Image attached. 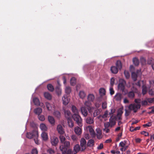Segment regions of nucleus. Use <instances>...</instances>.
<instances>
[{
  "mask_svg": "<svg viewBox=\"0 0 154 154\" xmlns=\"http://www.w3.org/2000/svg\"><path fill=\"white\" fill-rule=\"evenodd\" d=\"M116 117L115 116H112L109 119V122H107L104 123V128L103 129V131L106 133H108L110 132V129L109 128H112L116 124Z\"/></svg>",
  "mask_w": 154,
  "mask_h": 154,
  "instance_id": "obj_1",
  "label": "nucleus"
},
{
  "mask_svg": "<svg viewBox=\"0 0 154 154\" xmlns=\"http://www.w3.org/2000/svg\"><path fill=\"white\" fill-rule=\"evenodd\" d=\"M72 118L76 122L77 124L80 127L82 126L83 124L82 123V119L79 114H73Z\"/></svg>",
  "mask_w": 154,
  "mask_h": 154,
  "instance_id": "obj_2",
  "label": "nucleus"
},
{
  "mask_svg": "<svg viewBox=\"0 0 154 154\" xmlns=\"http://www.w3.org/2000/svg\"><path fill=\"white\" fill-rule=\"evenodd\" d=\"M38 132L35 130H33L31 132H27L26 134V137L29 139L33 138L38 136Z\"/></svg>",
  "mask_w": 154,
  "mask_h": 154,
  "instance_id": "obj_3",
  "label": "nucleus"
},
{
  "mask_svg": "<svg viewBox=\"0 0 154 154\" xmlns=\"http://www.w3.org/2000/svg\"><path fill=\"white\" fill-rule=\"evenodd\" d=\"M141 107L140 104H131L129 105V109L131 110H133L135 113L136 112L138 109Z\"/></svg>",
  "mask_w": 154,
  "mask_h": 154,
  "instance_id": "obj_4",
  "label": "nucleus"
},
{
  "mask_svg": "<svg viewBox=\"0 0 154 154\" xmlns=\"http://www.w3.org/2000/svg\"><path fill=\"white\" fill-rule=\"evenodd\" d=\"M62 143L63 144L60 147L61 151L66 150L69 147L70 143L68 141H65Z\"/></svg>",
  "mask_w": 154,
  "mask_h": 154,
  "instance_id": "obj_5",
  "label": "nucleus"
},
{
  "mask_svg": "<svg viewBox=\"0 0 154 154\" xmlns=\"http://www.w3.org/2000/svg\"><path fill=\"white\" fill-rule=\"evenodd\" d=\"M51 141L52 145L56 146L58 142V139L56 137L52 136L51 138Z\"/></svg>",
  "mask_w": 154,
  "mask_h": 154,
  "instance_id": "obj_6",
  "label": "nucleus"
},
{
  "mask_svg": "<svg viewBox=\"0 0 154 154\" xmlns=\"http://www.w3.org/2000/svg\"><path fill=\"white\" fill-rule=\"evenodd\" d=\"M86 145V142L85 140L83 138H82L80 140V146L81 148L82 151L84 150Z\"/></svg>",
  "mask_w": 154,
  "mask_h": 154,
  "instance_id": "obj_7",
  "label": "nucleus"
},
{
  "mask_svg": "<svg viewBox=\"0 0 154 154\" xmlns=\"http://www.w3.org/2000/svg\"><path fill=\"white\" fill-rule=\"evenodd\" d=\"M45 105L48 110L49 111L55 109V107L54 103H50L48 102H46L45 103Z\"/></svg>",
  "mask_w": 154,
  "mask_h": 154,
  "instance_id": "obj_8",
  "label": "nucleus"
},
{
  "mask_svg": "<svg viewBox=\"0 0 154 154\" xmlns=\"http://www.w3.org/2000/svg\"><path fill=\"white\" fill-rule=\"evenodd\" d=\"M86 122L89 124H92L94 123V118L92 116H88L85 119Z\"/></svg>",
  "mask_w": 154,
  "mask_h": 154,
  "instance_id": "obj_9",
  "label": "nucleus"
},
{
  "mask_svg": "<svg viewBox=\"0 0 154 154\" xmlns=\"http://www.w3.org/2000/svg\"><path fill=\"white\" fill-rule=\"evenodd\" d=\"M125 81L124 80H122L118 85L119 89L121 91H123L125 89Z\"/></svg>",
  "mask_w": 154,
  "mask_h": 154,
  "instance_id": "obj_10",
  "label": "nucleus"
},
{
  "mask_svg": "<svg viewBox=\"0 0 154 154\" xmlns=\"http://www.w3.org/2000/svg\"><path fill=\"white\" fill-rule=\"evenodd\" d=\"M57 129L58 133L59 134L62 135L64 133V131L63 128L61 125L59 124L58 125Z\"/></svg>",
  "mask_w": 154,
  "mask_h": 154,
  "instance_id": "obj_11",
  "label": "nucleus"
},
{
  "mask_svg": "<svg viewBox=\"0 0 154 154\" xmlns=\"http://www.w3.org/2000/svg\"><path fill=\"white\" fill-rule=\"evenodd\" d=\"M81 109L82 115L86 117L88 114L87 109L85 107L82 106L81 107Z\"/></svg>",
  "mask_w": 154,
  "mask_h": 154,
  "instance_id": "obj_12",
  "label": "nucleus"
},
{
  "mask_svg": "<svg viewBox=\"0 0 154 154\" xmlns=\"http://www.w3.org/2000/svg\"><path fill=\"white\" fill-rule=\"evenodd\" d=\"M69 100V99L68 97L66 95H64L62 97L63 103L65 105H66L68 103Z\"/></svg>",
  "mask_w": 154,
  "mask_h": 154,
  "instance_id": "obj_13",
  "label": "nucleus"
},
{
  "mask_svg": "<svg viewBox=\"0 0 154 154\" xmlns=\"http://www.w3.org/2000/svg\"><path fill=\"white\" fill-rule=\"evenodd\" d=\"M123 97L122 94L120 93H116L114 96L115 99L117 101H121Z\"/></svg>",
  "mask_w": 154,
  "mask_h": 154,
  "instance_id": "obj_14",
  "label": "nucleus"
},
{
  "mask_svg": "<svg viewBox=\"0 0 154 154\" xmlns=\"http://www.w3.org/2000/svg\"><path fill=\"white\" fill-rule=\"evenodd\" d=\"M118 70L119 69L116 66H112L110 68V71L113 74H117L118 72Z\"/></svg>",
  "mask_w": 154,
  "mask_h": 154,
  "instance_id": "obj_15",
  "label": "nucleus"
},
{
  "mask_svg": "<svg viewBox=\"0 0 154 154\" xmlns=\"http://www.w3.org/2000/svg\"><path fill=\"white\" fill-rule=\"evenodd\" d=\"M74 131L77 135H79L81 134L82 129L79 127L77 126L75 128Z\"/></svg>",
  "mask_w": 154,
  "mask_h": 154,
  "instance_id": "obj_16",
  "label": "nucleus"
},
{
  "mask_svg": "<svg viewBox=\"0 0 154 154\" xmlns=\"http://www.w3.org/2000/svg\"><path fill=\"white\" fill-rule=\"evenodd\" d=\"M41 136L42 140L44 141H46L48 139L47 134L45 132H43L42 133Z\"/></svg>",
  "mask_w": 154,
  "mask_h": 154,
  "instance_id": "obj_17",
  "label": "nucleus"
},
{
  "mask_svg": "<svg viewBox=\"0 0 154 154\" xmlns=\"http://www.w3.org/2000/svg\"><path fill=\"white\" fill-rule=\"evenodd\" d=\"M42 109L39 107H38L35 109L34 110V112L35 114L39 115L42 112Z\"/></svg>",
  "mask_w": 154,
  "mask_h": 154,
  "instance_id": "obj_18",
  "label": "nucleus"
},
{
  "mask_svg": "<svg viewBox=\"0 0 154 154\" xmlns=\"http://www.w3.org/2000/svg\"><path fill=\"white\" fill-rule=\"evenodd\" d=\"M55 90L58 95H60L61 94V89L59 85L57 86L56 87Z\"/></svg>",
  "mask_w": 154,
  "mask_h": 154,
  "instance_id": "obj_19",
  "label": "nucleus"
},
{
  "mask_svg": "<svg viewBox=\"0 0 154 154\" xmlns=\"http://www.w3.org/2000/svg\"><path fill=\"white\" fill-rule=\"evenodd\" d=\"M94 96L92 94H89L87 97L88 100L91 102H93L94 99Z\"/></svg>",
  "mask_w": 154,
  "mask_h": 154,
  "instance_id": "obj_20",
  "label": "nucleus"
},
{
  "mask_svg": "<svg viewBox=\"0 0 154 154\" xmlns=\"http://www.w3.org/2000/svg\"><path fill=\"white\" fill-rule=\"evenodd\" d=\"M65 117L67 119H69V118H71L70 117L71 116V112L69 110H66L65 111Z\"/></svg>",
  "mask_w": 154,
  "mask_h": 154,
  "instance_id": "obj_21",
  "label": "nucleus"
},
{
  "mask_svg": "<svg viewBox=\"0 0 154 154\" xmlns=\"http://www.w3.org/2000/svg\"><path fill=\"white\" fill-rule=\"evenodd\" d=\"M88 128L89 129V131L90 133V134L93 136H95V131L92 128L91 126H89L88 127Z\"/></svg>",
  "mask_w": 154,
  "mask_h": 154,
  "instance_id": "obj_22",
  "label": "nucleus"
},
{
  "mask_svg": "<svg viewBox=\"0 0 154 154\" xmlns=\"http://www.w3.org/2000/svg\"><path fill=\"white\" fill-rule=\"evenodd\" d=\"M48 119L49 122L52 125H54L55 121L54 118L51 116H48Z\"/></svg>",
  "mask_w": 154,
  "mask_h": 154,
  "instance_id": "obj_23",
  "label": "nucleus"
},
{
  "mask_svg": "<svg viewBox=\"0 0 154 154\" xmlns=\"http://www.w3.org/2000/svg\"><path fill=\"white\" fill-rule=\"evenodd\" d=\"M40 128L42 131H46L47 130V128L45 124L43 123L40 124Z\"/></svg>",
  "mask_w": 154,
  "mask_h": 154,
  "instance_id": "obj_24",
  "label": "nucleus"
},
{
  "mask_svg": "<svg viewBox=\"0 0 154 154\" xmlns=\"http://www.w3.org/2000/svg\"><path fill=\"white\" fill-rule=\"evenodd\" d=\"M67 123L69 126L72 128L74 126V123L71 118H69L67 119Z\"/></svg>",
  "mask_w": 154,
  "mask_h": 154,
  "instance_id": "obj_25",
  "label": "nucleus"
},
{
  "mask_svg": "<svg viewBox=\"0 0 154 154\" xmlns=\"http://www.w3.org/2000/svg\"><path fill=\"white\" fill-rule=\"evenodd\" d=\"M72 110L74 114H79L78 110L76 107L74 106H72Z\"/></svg>",
  "mask_w": 154,
  "mask_h": 154,
  "instance_id": "obj_26",
  "label": "nucleus"
},
{
  "mask_svg": "<svg viewBox=\"0 0 154 154\" xmlns=\"http://www.w3.org/2000/svg\"><path fill=\"white\" fill-rule=\"evenodd\" d=\"M94 140L93 139L89 140L87 144L88 146L91 147L94 145Z\"/></svg>",
  "mask_w": 154,
  "mask_h": 154,
  "instance_id": "obj_27",
  "label": "nucleus"
},
{
  "mask_svg": "<svg viewBox=\"0 0 154 154\" xmlns=\"http://www.w3.org/2000/svg\"><path fill=\"white\" fill-rule=\"evenodd\" d=\"M116 67L118 69H121L122 68V64L120 60H117L116 63Z\"/></svg>",
  "mask_w": 154,
  "mask_h": 154,
  "instance_id": "obj_28",
  "label": "nucleus"
},
{
  "mask_svg": "<svg viewBox=\"0 0 154 154\" xmlns=\"http://www.w3.org/2000/svg\"><path fill=\"white\" fill-rule=\"evenodd\" d=\"M70 84L72 86H74L76 85V79L74 77H72L70 79Z\"/></svg>",
  "mask_w": 154,
  "mask_h": 154,
  "instance_id": "obj_29",
  "label": "nucleus"
},
{
  "mask_svg": "<svg viewBox=\"0 0 154 154\" xmlns=\"http://www.w3.org/2000/svg\"><path fill=\"white\" fill-rule=\"evenodd\" d=\"M44 96L48 100H51V96L48 92H45L44 93Z\"/></svg>",
  "mask_w": 154,
  "mask_h": 154,
  "instance_id": "obj_30",
  "label": "nucleus"
},
{
  "mask_svg": "<svg viewBox=\"0 0 154 154\" xmlns=\"http://www.w3.org/2000/svg\"><path fill=\"white\" fill-rule=\"evenodd\" d=\"M33 102L35 105L38 106L40 104L39 101L37 97L34 98L33 100Z\"/></svg>",
  "mask_w": 154,
  "mask_h": 154,
  "instance_id": "obj_31",
  "label": "nucleus"
},
{
  "mask_svg": "<svg viewBox=\"0 0 154 154\" xmlns=\"http://www.w3.org/2000/svg\"><path fill=\"white\" fill-rule=\"evenodd\" d=\"M99 93L101 96H104L105 94V90L104 88H101L99 90Z\"/></svg>",
  "mask_w": 154,
  "mask_h": 154,
  "instance_id": "obj_32",
  "label": "nucleus"
},
{
  "mask_svg": "<svg viewBox=\"0 0 154 154\" xmlns=\"http://www.w3.org/2000/svg\"><path fill=\"white\" fill-rule=\"evenodd\" d=\"M79 96L82 99H84L86 96V94L83 91H80L79 93Z\"/></svg>",
  "mask_w": 154,
  "mask_h": 154,
  "instance_id": "obj_33",
  "label": "nucleus"
},
{
  "mask_svg": "<svg viewBox=\"0 0 154 154\" xmlns=\"http://www.w3.org/2000/svg\"><path fill=\"white\" fill-rule=\"evenodd\" d=\"M80 150V147L79 144L76 145L74 147V150L76 153Z\"/></svg>",
  "mask_w": 154,
  "mask_h": 154,
  "instance_id": "obj_34",
  "label": "nucleus"
},
{
  "mask_svg": "<svg viewBox=\"0 0 154 154\" xmlns=\"http://www.w3.org/2000/svg\"><path fill=\"white\" fill-rule=\"evenodd\" d=\"M91 102L88 101H88H85L84 103L85 106H86L88 107V109L89 111L91 109V107H90V106L91 105Z\"/></svg>",
  "mask_w": 154,
  "mask_h": 154,
  "instance_id": "obj_35",
  "label": "nucleus"
},
{
  "mask_svg": "<svg viewBox=\"0 0 154 154\" xmlns=\"http://www.w3.org/2000/svg\"><path fill=\"white\" fill-rule=\"evenodd\" d=\"M47 88L48 90L52 92L54 90L53 86L51 84H48L47 85Z\"/></svg>",
  "mask_w": 154,
  "mask_h": 154,
  "instance_id": "obj_36",
  "label": "nucleus"
},
{
  "mask_svg": "<svg viewBox=\"0 0 154 154\" xmlns=\"http://www.w3.org/2000/svg\"><path fill=\"white\" fill-rule=\"evenodd\" d=\"M62 154H72V150L71 149H69L67 150L66 149L65 151H62Z\"/></svg>",
  "mask_w": 154,
  "mask_h": 154,
  "instance_id": "obj_37",
  "label": "nucleus"
},
{
  "mask_svg": "<svg viewBox=\"0 0 154 154\" xmlns=\"http://www.w3.org/2000/svg\"><path fill=\"white\" fill-rule=\"evenodd\" d=\"M134 94L133 91H131L128 93V97L131 98H133L134 97Z\"/></svg>",
  "mask_w": 154,
  "mask_h": 154,
  "instance_id": "obj_38",
  "label": "nucleus"
},
{
  "mask_svg": "<svg viewBox=\"0 0 154 154\" xmlns=\"http://www.w3.org/2000/svg\"><path fill=\"white\" fill-rule=\"evenodd\" d=\"M133 62L135 66H137L139 64L138 59L137 58H134L133 60Z\"/></svg>",
  "mask_w": 154,
  "mask_h": 154,
  "instance_id": "obj_39",
  "label": "nucleus"
},
{
  "mask_svg": "<svg viewBox=\"0 0 154 154\" xmlns=\"http://www.w3.org/2000/svg\"><path fill=\"white\" fill-rule=\"evenodd\" d=\"M147 88L146 86L143 85L142 86V94L143 95L147 93Z\"/></svg>",
  "mask_w": 154,
  "mask_h": 154,
  "instance_id": "obj_40",
  "label": "nucleus"
},
{
  "mask_svg": "<svg viewBox=\"0 0 154 154\" xmlns=\"http://www.w3.org/2000/svg\"><path fill=\"white\" fill-rule=\"evenodd\" d=\"M65 91L66 93L67 94H69L71 92V89L70 87L67 86L66 87Z\"/></svg>",
  "mask_w": 154,
  "mask_h": 154,
  "instance_id": "obj_41",
  "label": "nucleus"
},
{
  "mask_svg": "<svg viewBox=\"0 0 154 154\" xmlns=\"http://www.w3.org/2000/svg\"><path fill=\"white\" fill-rule=\"evenodd\" d=\"M54 115L58 118L60 117V113L59 111H55L54 112Z\"/></svg>",
  "mask_w": 154,
  "mask_h": 154,
  "instance_id": "obj_42",
  "label": "nucleus"
},
{
  "mask_svg": "<svg viewBox=\"0 0 154 154\" xmlns=\"http://www.w3.org/2000/svg\"><path fill=\"white\" fill-rule=\"evenodd\" d=\"M137 75L135 72H133L132 73V77L134 81H135L137 80Z\"/></svg>",
  "mask_w": 154,
  "mask_h": 154,
  "instance_id": "obj_43",
  "label": "nucleus"
},
{
  "mask_svg": "<svg viewBox=\"0 0 154 154\" xmlns=\"http://www.w3.org/2000/svg\"><path fill=\"white\" fill-rule=\"evenodd\" d=\"M124 74L126 78L127 79H128L129 78L130 75L128 71L125 70L124 72Z\"/></svg>",
  "mask_w": 154,
  "mask_h": 154,
  "instance_id": "obj_44",
  "label": "nucleus"
},
{
  "mask_svg": "<svg viewBox=\"0 0 154 154\" xmlns=\"http://www.w3.org/2000/svg\"><path fill=\"white\" fill-rule=\"evenodd\" d=\"M47 152L48 154H53L54 153V150L51 148H50L47 150Z\"/></svg>",
  "mask_w": 154,
  "mask_h": 154,
  "instance_id": "obj_45",
  "label": "nucleus"
},
{
  "mask_svg": "<svg viewBox=\"0 0 154 154\" xmlns=\"http://www.w3.org/2000/svg\"><path fill=\"white\" fill-rule=\"evenodd\" d=\"M60 139L61 143H63L66 140L65 137L61 135L60 136Z\"/></svg>",
  "mask_w": 154,
  "mask_h": 154,
  "instance_id": "obj_46",
  "label": "nucleus"
},
{
  "mask_svg": "<svg viewBox=\"0 0 154 154\" xmlns=\"http://www.w3.org/2000/svg\"><path fill=\"white\" fill-rule=\"evenodd\" d=\"M141 105L142 106H144L148 105V102L147 100H143L141 102Z\"/></svg>",
  "mask_w": 154,
  "mask_h": 154,
  "instance_id": "obj_47",
  "label": "nucleus"
},
{
  "mask_svg": "<svg viewBox=\"0 0 154 154\" xmlns=\"http://www.w3.org/2000/svg\"><path fill=\"white\" fill-rule=\"evenodd\" d=\"M146 100L147 101V102L149 103H152L154 102V97L152 98H147Z\"/></svg>",
  "mask_w": 154,
  "mask_h": 154,
  "instance_id": "obj_48",
  "label": "nucleus"
},
{
  "mask_svg": "<svg viewBox=\"0 0 154 154\" xmlns=\"http://www.w3.org/2000/svg\"><path fill=\"white\" fill-rule=\"evenodd\" d=\"M100 112L98 109L95 110L93 113V115L94 117H95L99 114Z\"/></svg>",
  "mask_w": 154,
  "mask_h": 154,
  "instance_id": "obj_49",
  "label": "nucleus"
},
{
  "mask_svg": "<svg viewBox=\"0 0 154 154\" xmlns=\"http://www.w3.org/2000/svg\"><path fill=\"white\" fill-rule=\"evenodd\" d=\"M126 141L125 140L124 142L122 141L119 143V146L122 147H123L125 145Z\"/></svg>",
  "mask_w": 154,
  "mask_h": 154,
  "instance_id": "obj_50",
  "label": "nucleus"
},
{
  "mask_svg": "<svg viewBox=\"0 0 154 154\" xmlns=\"http://www.w3.org/2000/svg\"><path fill=\"white\" fill-rule=\"evenodd\" d=\"M38 118L39 120L41 121H44L45 120L44 116L43 115H38Z\"/></svg>",
  "mask_w": 154,
  "mask_h": 154,
  "instance_id": "obj_51",
  "label": "nucleus"
},
{
  "mask_svg": "<svg viewBox=\"0 0 154 154\" xmlns=\"http://www.w3.org/2000/svg\"><path fill=\"white\" fill-rule=\"evenodd\" d=\"M149 94L151 95H154V89H152L149 91Z\"/></svg>",
  "mask_w": 154,
  "mask_h": 154,
  "instance_id": "obj_52",
  "label": "nucleus"
},
{
  "mask_svg": "<svg viewBox=\"0 0 154 154\" xmlns=\"http://www.w3.org/2000/svg\"><path fill=\"white\" fill-rule=\"evenodd\" d=\"M134 102L137 104H140L141 101L140 99H135L134 100Z\"/></svg>",
  "mask_w": 154,
  "mask_h": 154,
  "instance_id": "obj_53",
  "label": "nucleus"
},
{
  "mask_svg": "<svg viewBox=\"0 0 154 154\" xmlns=\"http://www.w3.org/2000/svg\"><path fill=\"white\" fill-rule=\"evenodd\" d=\"M102 108L103 109H105L107 107V103L106 102H104L103 103L102 105Z\"/></svg>",
  "mask_w": 154,
  "mask_h": 154,
  "instance_id": "obj_54",
  "label": "nucleus"
},
{
  "mask_svg": "<svg viewBox=\"0 0 154 154\" xmlns=\"http://www.w3.org/2000/svg\"><path fill=\"white\" fill-rule=\"evenodd\" d=\"M38 151L36 149H32L31 152L32 154H38Z\"/></svg>",
  "mask_w": 154,
  "mask_h": 154,
  "instance_id": "obj_55",
  "label": "nucleus"
},
{
  "mask_svg": "<svg viewBox=\"0 0 154 154\" xmlns=\"http://www.w3.org/2000/svg\"><path fill=\"white\" fill-rule=\"evenodd\" d=\"M108 115V111L106 110L104 114L102 116V117L103 118H106L107 117Z\"/></svg>",
  "mask_w": 154,
  "mask_h": 154,
  "instance_id": "obj_56",
  "label": "nucleus"
},
{
  "mask_svg": "<svg viewBox=\"0 0 154 154\" xmlns=\"http://www.w3.org/2000/svg\"><path fill=\"white\" fill-rule=\"evenodd\" d=\"M38 136H37V137H34L33 138L34 141L35 143L37 144H39V141L38 139Z\"/></svg>",
  "mask_w": 154,
  "mask_h": 154,
  "instance_id": "obj_57",
  "label": "nucleus"
},
{
  "mask_svg": "<svg viewBox=\"0 0 154 154\" xmlns=\"http://www.w3.org/2000/svg\"><path fill=\"white\" fill-rule=\"evenodd\" d=\"M141 134H142L144 135L145 136H148L149 135L148 133L144 131H142L141 132Z\"/></svg>",
  "mask_w": 154,
  "mask_h": 154,
  "instance_id": "obj_58",
  "label": "nucleus"
},
{
  "mask_svg": "<svg viewBox=\"0 0 154 154\" xmlns=\"http://www.w3.org/2000/svg\"><path fill=\"white\" fill-rule=\"evenodd\" d=\"M110 94L111 95H112L114 93V91L112 87H110L109 89Z\"/></svg>",
  "mask_w": 154,
  "mask_h": 154,
  "instance_id": "obj_59",
  "label": "nucleus"
},
{
  "mask_svg": "<svg viewBox=\"0 0 154 154\" xmlns=\"http://www.w3.org/2000/svg\"><path fill=\"white\" fill-rule=\"evenodd\" d=\"M115 79L114 78H112L110 79V85L111 86H113L114 84Z\"/></svg>",
  "mask_w": 154,
  "mask_h": 154,
  "instance_id": "obj_60",
  "label": "nucleus"
},
{
  "mask_svg": "<svg viewBox=\"0 0 154 154\" xmlns=\"http://www.w3.org/2000/svg\"><path fill=\"white\" fill-rule=\"evenodd\" d=\"M130 111H128L126 109H125V116H128L130 113Z\"/></svg>",
  "mask_w": 154,
  "mask_h": 154,
  "instance_id": "obj_61",
  "label": "nucleus"
},
{
  "mask_svg": "<svg viewBox=\"0 0 154 154\" xmlns=\"http://www.w3.org/2000/svg\"><path fill=\"white\" fill-rule=\"evenodd\" d=\"M123 113V112L122 111V110L121 109H119V110L118 113L117 115L118 116L119 115L122 116Z\"/></svg>",
  "mask_w": 154,
  "mask_h": 154,
  "instance_id": "obj_62",
  "label": "nucleus"
},
{
  "mask_svg": "<svg viewBox=\"0 0 154 154\" xmlns=\"http://www.w3.org/2000/svg\"><path fill=\"white\" fill-rule=\"evenodd\" d=\"M103 148V144L102 143H101L100 145L97 147V149H101Z\"/></svg>",
  "mask_w": 154,
  "mask_h": 154,
  "instance_id": "obj_63",
  "label": "nucleus"
},
{
  "mask_svg": "<svg viewBox=\"0 0 154 154\" xmlns=\"http://www.w3.org/2000/svg\"><path fill=\"white\" fill-rule=\"evenodd\" d=\"M97 137L99 139H100L102 137V133H100L99 134H97Z\"/></svg>",
  "mask_w": 154,
  "mask_h": 154,
  "instance_id": "obj_64",
  "label": "nucleus"
}]
</instances>
